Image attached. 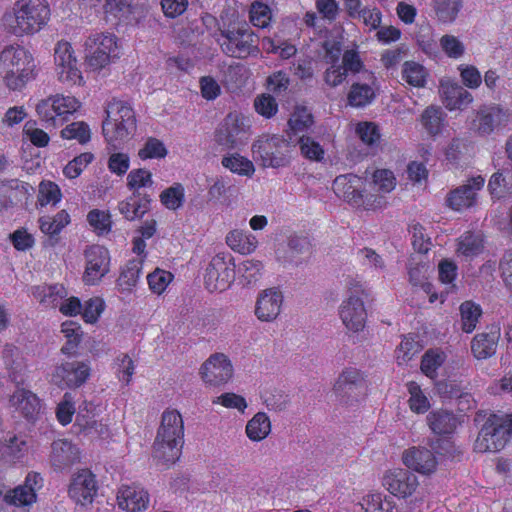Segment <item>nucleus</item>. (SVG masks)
<instances>
[{
    "label": "nucleus",
    "instance_id": "bf43d9fd",
    "mask_svg": "<svg viewBox=\"0 0 512 512\" xmlns=\"http://www.w3.org/2000/svg\"><path fill=\"white\" fill-rule=\"evenodd\" d=\"M61 199V191L57 184L51 181H43L39 185L38 202L41 206L49 203L56 204Z\"/></svg>",
    "mask_w": 512,
    "mask_h": 512
},
{
    "label": "nucleus",
    "instance_id": "8fccbe9b",
    "mask_svg": "<svg viewBox=\"0 0 512 512\" xmlns=\"http://www.w3.org/2000/svg\"><path fill=\"white\" fill-rule=\"evenodd\" d=\"M443 121V112L440 108L428 107L422 114V124L430 135L441 132Z\"/></svg>",
    "mask_w": 512,
    "mask_h": 512
},
{
    "label": "nucleus",
    "instance_id": "a211bd4d",
    "mask_svg": "<svg viewBox=\"0 0 512 512\" xmlns=\"http://www.w3.org/2000/svg\"><path fill=\"white\" fill-rule=\"evenodd\" d=\"M49 460L55 471L62 472L81 461V451L68 439H57L51 445Z\"/></svg>",
    "mask_w": 512,
    "mask_h": 512
},
{
    "label": "nucleus",
    "instance_id": "69168bd1",
    "mask_svg": "<svg viewBox=\"0 0 512 512\" xmlns=\"http://www.w3.org/2000/svg\"><path fill=\"white\" fill-rule=\"evenodd\" d=\"M166 154L167 150L164 144L156 138H149L138 153L141 159L163 158Z\"/></svg>",
    "mask_w": 512,
    "mask_h": 512
},
{
    "label": "nucleus",
    "instance_id": "37998d69",
    "mask_svg": "<svg viewBox=\"0 0 512 512\" xmlns=\"http://www.w3.org/2000/svg\"><path fill=\"white\" fill-rule=\"evenodd\" d=\"M301 155L310 160L321 162L324 159L325 151L321 144L308 135H301L296 140Z\"/></svg>",
    "mask_w": 512,
    "mask_h": 512
},
{
    "label": "nucleus",
    "instance_id": "864d4df0",
    "mask_svg": "<svg viewBox=\"0 0 512 512\" xmlns=\"http://www.w3.org/2000/svg\"><path fill=\"white\" fill-rule=\"evenodd\" d=\"M161 203L170 210H176L184 201V188L181 184H175L165 189L160 195Z\"/></svg>",
    "mask_w": 512,
    "mask_h": 512
},
{
    "label": "nucleus",
    "instance_id": "3c124183",
    "mask_svg": "<svg viewBox=\"0 0 512 512\" xmlns=\"http://www.w3.org/2000/svg\"><path fill=\"white\" fill-rule=\"evenodd\" d=\"M61 136L65 139H75L80 144H85L90 141L91 131L88 124L83 121H79L68 124L64 129H62Z\"/></svg>",
    "mask_w": 512,
    "mask_h": 512
},
{
    "label": "nucleus",
    "instance_id": "774afa93",
    "mask_svg": "<svg viewBox=\"0 0 512 512\" xmlns=\"http://www.w3.org/2000/svg\"><path fill=\"white\" fill-rule=\"evenodd\" d=\"M151 173L145 169L132 170L127 176V186L130 190L138 191L141 187L151 186Z\"/></svg>",
    "mask_w": 512,
    "mask_h": 512
},
{
    "label": "nucleus",
    "instance_id": "680f3d73",
    "mask_svg": "<svg viewBox=\"0 0 512 512\" xmlns=\"http://www.w3.org/2000/svg\"><path fill=\"white\" fill-rule=\"evenodd\" d=\"M94 156L92 153L86 152L82 153L79 156L75 157L64 167L63 173L66 177L70 179H74L78 177L84 168L87 167L88 164L92 162Z\"/></svg>",
    "mask_w": 512,
    "mask_h": 512
},
{
    "label": "nucleus",
    "instance_id": "5701e85b",
    "mask_svg": "<svg viewBox=\"0 0 512 512\" xmlns=\"http://www.w3.org/2000/svg\"><path fill=\"white\" fill-rule=\"evenodd\" d=\"M117 502L123 511H145L150 504V494L137 485H122L117 494Z\"/></svg>",
    "mask_w": 512,
    "mask_h": 512
},
{
    "label": "nucleus",
    "instance_id": "473e14b6",
    "mask_svg": "<svg viewBox=\"0 0 512 512\" xmlns=\"http://www.w3.org/2000/svg\"><path fill=\"white\" fill-rule=\"evenodd\" d=\"M61 332L66 338L65 345L61 347V353L68 357L76 356L83 340L82 326L74 321H66L61 325Z\"/></svg>",
    "mask_w": 512,
    "mask_h": 512
},
{
    "label": "nucleus",
    "instance_id": "c03bdc74",
    "mask_svg": "<svg viewBox=\"0 0 512 512\" xmlns=\"http://www.w3.org/2000/svg\"><path fill=\"white\" fill-rule=\"evenodd\" d=\"M483 239L478 233H465L459 240L457 251L462 256H476L483 253Z\"/></svg>",
    "mask_w": 512,
    "mask_h": 512
},
{
    "label": "nucleus",
    "instance_id": "49530a36",
    "mask_svg": "<svg viewBox=\"0 0 512 512\" xmlns=\"http://www.w3.org/2000/svg\"><path fill=\"white\" fill-rule=\"evenodd\" d=\"M313 123V116L306 107H296L288 121L294 135L307 131Z\"/></svg>",
    "mask_w": 512,
    "mask_h": 512
},
{
    "label": "nucleus",
    "instance_id": "e2e57ef3",
    "mask_svg": "<svg viewBox=\"0 0 512 512\" xmlns=\"http://www.w3.org/2000/svg\"><path fill=\"white\" fill-rule=\"evenodd\" d=\"M254 107L260 115L271 118L278 111V104L275 98L269 94H262L255 98Z\"/></svg>",
    "mask_w": 512,
    "mask_h": 512
},
{
    "label": "nucleus",
    "instance_id": "dca6fc26",
    "mask_svg": "<svg viewBox=\"0 0 512 512\" xmlns=\"http://www.w3.org/2000/svg\"><path fill=\"white\" fill-rule=\"evenodd\" d=\"M418 478L409 470L396 468L386 472L383 485L387 491L398 498L413 495L418 487Z\"/></svg>",
    "mask_w": 512,
    "mask_h": 512
},
{
    "label": "nucleus",
    "instance_id": "aec40b11",
    "mask_svg": "<svg viewBox=\"0 0 512 512\" xmlns=\"http://www.w3.org/2000/svg\"><path fill=\"white\" fill-rule=\"evenodd\" d=\"M366 390L367 386L362 372L354 368L346 369L340 374L334 385L336 395L348 400L350 398L357 400V397L365 396Z\"/></svg>",
    "mask_w": 512,
    "mask_h": 512
},
{
    "label": "nucleus",
    "instance_id": "9b49d317",
    "mask_svg": "<svg viewBox=\"0 0 512 512\" xmlns=\"http://www.w3.org/2000/svg\"><path fill=\"white\" fill-rule=\"evenodd\" d=\"M235 258H212L204 274V285L209 292H223L235 281Z\"/></svg>",
    "mask_w": 512,
    "mask_h": 512
},
{
    "label": "nucleus",
    "instance_id": "a18cd8bd",
    "mask_svg": "<svg viewBox=\"0 0 512 512\" xmlns=\"http://www.w3.org/2000/svg\"><path fill=\"white\" fill-rule=\"evenodd\" d=\"M427 72L425 68L413 61H407L403 64L402 78L411 86L424 87L426 83Z\"/></svg>",
    "mask_w": 512,
    "mask_h": 512
},
{
    "label": "nucleus",
    "instance_id": "b1692460",
    "mask_svg": "<svg viewBox=\"0 0 512 512\" xmlns=\"http://www.w3.org/2000/svg\"><path fill=\"white\" fill-rule=\"evenodd\" d=\"M431 272V266L429 263L420 261L415 262V258H412L408 264L409 281L413 286H419L424 293L429 296V302L434 303L438 299H441V303L445 301L446 296L442 294L438 296L434 291V286L428 281Z\"/></svg>",
    "mask_w": 512,
    "mask_h": 512
},
{
    "label": "nucleus",
    "instance_id": "393cba45",
    "mask_svg": "<svg viewBox=\"0 0 512 512\" xmlns=\"http://www.w3.org/2000/svg\"><path fill=\"white\" fill-rule=\"evenodd\" d=\"M485 179L482 176L472 177L464 184L453 190L448 198L449 207L454 210H462L471 207L475 203L476 191L484 185Z\"/></svg>",
    "mask_w": 512,
    "mask_h": 512
},
{
    "label": "nucleus",
    "instance_id": "58836bf2",
    "mask_svg": "<svg viewBox=\"0 0 512 512\" xmlns=\"http://www.w3.org/2000/svg\"><path fill=\"white\" fill-rule=\"evenodd\" d=\"M9 183L10 185H0V211L12 204V198L16 197L17 193L27 198L30 195V190H33L29 184L20 183L18 180H11Z\"/></svg>",
    "mask_w": 512,
    "mask_h": 512
},
{
    "label": "nucleus",
    "instance_id": "de8ad7c7",
    "mask_svg": "<svg viewBox=\"0 0 512 512\" xmlns=\"http://www.w3.org/2000/svg\"><path fill=\"white\" fill-rule=\"evenodd\" d=\"M421 345L412 336L404 337L396 350V357L399 365L410 361L421 351Z\"/></svg>",
    "mask_w": 512,
    "mask_h": 512
},
{
    "label": "nucleus",
    "instance_id": "f3484780",
    "mask_svg": "<svg viewBox=\"0 0 512 512\" xmlns=\"http://www.w3.org/2000/svg\"><path fill=\"white\" fill-rule=\"evenodd\" d=\"M401 459L404 466L422 475H431L438 465L434 452L421 446L404 450Z\"/></svg>",
    "mask_w": 512,
    "mask_h": 512
},
{
    "label": "nucleus",
    "instance_id": "f704fd0d",
    "mask_svg": "<svg viewBox=\"0 0 512 512\" xmlns=\"http://www.w3.org/2000/svg\"><path fill=\"white\" fill-rule=\"evenodd\" d=\"M271 431V422L264 412L256 413L246 426L248 438L254 442L262 441Z\"/></svg>",
    "mask_w": 512,
    "mask_h": 512
},
{
    "label": "nucleus",
    "instance_id": "9d476101",
    "mask_svg": "<svg viewBox=\"0 0 512 512\" xmlns=\"http://www.w3.org/2000/svg\"><path fill=\"white\" fill-rule=\"evenodd\" d=\"M90 375L89 361H67L55 367L51 380L60 389H77L88 381Z\"/></svg>",
    "mask_w": 512,
    "mask_h": 512
},
{
    "label": "nucleus",
    "instance_id": "2f4dec72",
    "mask_svg": "<svg viewBox=\"0 0 512 512\" xmlns=\"http://www.w3.org/2000/svg\"><path fill=\"white\" fill-rule=\"evenodd\" d=\"M464 0H431L436 19L443 24L455 22L463 8Z\"/></svg>",
    "mask_w": 512,
    "mask_h": 512
},
{
    "label": "nucleus",
    "instance_id": "6e6d98bb",
    "mask_svg": "<svg viewBox=\"0 0 512 512\" xmlns=\"http://www.w3.org/2000/svg\"><path fill=\"white\" fill-rule=\"evenodd\" d=\"M87 221L98 234L108 233L111 229L112 221L109 212L93 209L88 213Z\"/></svg>",
    "mask_w": 512,
    "mask_h": 512
},
{
    "label": "nucleus",
    "instance_id": "603ef678",
    "mask_svg": "<svg viewBox=\"0 0 512 512\" xmlns=\"http://www.w3.org/2000/svg\"><path fill=\"white\" fill-rule=\"evenodd\" d=\"M7 501L17 507L29 506L36 502L37 494L31 488L19 485L6 495Z\"/></svg>",
    "mask_w": 512,
    "mask_h": 512
},
{
    "label": "nucleus",
    "instance_id": "338daca9",
    "mask_svg": "<svg viewBox=\"0 0 512 512\" xmlns=\"http://www.w3.org/2000/svg\"><path fill=\"white\" fill-rule=\"evenodd\" d=\"M356 132L361 141L368 146H374L380 140L378 127L371 122L359 123Z\"/></svg>",
    "mask_w": 512,
    "mask_h": 512
},
{
    "label": "nucleus",
    "instance_id": "412c9836",
    "mask_svg": "<svg viewBox=\"0 0 512 512\" xmlns=\"http://www.w3.org/2000/svg\"><path fill=\"white\" fill-rule=\"evenodd\" d=\"M508 121V113L499 106L483 107L472 121V129L481 136L490 135Z\"/></svg>",
    "mask_w": 512,
    "mask_h": 512
},
{
    "label": "nucleus",
    "instance_id": "6e6552de",
    "mask_svg": "<svg viewBox=\"0 0 512 512\" xmlns=\"http://www.w3.org/2000/svg\"><path fill=\"white\" fill-rule=\"evenodd\" d=\"M246 118L236 112L229 113L215 132V141L225 149H238L246 145L250 137Z\"/></svg>",
    "mask_w": 512,
    "mask_h": 512
},
{
    "label": "nucleus",
    "instance_id": "20e7f679",
    "mask_svg": "<svg viewBox=\"0 0 512 512\" xmlns=\"http://www.w3.org/2000/svg\"><path fill=\"white\" fill-rule=\"evenodd\" d=\"M106 119L103 121V134L109 144L124 140L136 131L135 112L126 102L113 99L107 104Z\"/></svg>",
    "mask_w": 512,
    "mask_h": 512
},
{
    "label": "nucleus",
    "instance_id": "4d7b16f0",
    "mask_svg": "<svg viewBox=\"0 0 512 512\" xmlns=\"http://www.w3.org/2000/svg\"><path fill=\"white\" fill-rule=\"evenodd\" d=\"M172 280L171 272L159 268L148 275L149 287L157 295L163 294Z\"/></svg>",
    "mask_w": 512,
    "mask_h": 512
},
{
    "label": "nucleus",
    "instance_id": "4be33fe9",
    "mask_svg": "<svg viewBox=\"0 0 512 512\" xmlns=\"http://www.w3.org/2000/svg\"><path fill=\"white\" fill-rule=\"evenodd\" d=\"M9 403L14 411L27 421L34 422L38 419L41 401L34 392L25 388H17L10 396Z\"/></svg>",
    "mask_w": 512,
    "mask_h": 512
},
{
    "label": "nucleus",
    "instance_id": "ea45409f",
    "mask_svg": "<svg viewBox=\"0 0 512 512\" xmlns=\"http://www.w3.org/2000/svg\"><path fill=\"white\" fill-rule=\"evenodd\" d=\"M110 258H91L86 264L83 281L94 285L109 271Z\"/></svg>",
    "mask_w": 512,
    "mask_h": 512
},
{
    "label": "nucleus",
    "instance_id": "c756f323",
    "mask_svg": "<svg viewBox=\"0 0 512 512\" xmlns=\"http://www.w3.org/2000/svg\"><path fill=\"white\" fill-rule=\"evenodd\" d=\"M499 336L498 331L478 333L470 343L474 357L477 359L493 357L496 353Z\"/></svg>",
    "mask_w": 512,
    "mask_h": 512
},
{
    "label": "nucleus",
    "instance_id": "ddd939ff",
    "mask_svg": "<svg viewBox=\"0 0 512 512\" xmlns=\"http://www.w3.org/2000/svg\"><path fill=\"white\" fill-rule=\"evenodd\" d=\"M98 490L97 477L88 468H83L72 476L68 495L76 505L87 507L93 503Z\"/></svg>",
    "mask_w": 512,
    "mask_h": 512
},
{
    "label": "nucleus",
    "instance_id": "79ce46f5",
    "mask_svg": "<svg viewBox=\"0 0 512 512\" xmlns=\"http://www.w3.org/2000/svg\"><path fill=\"white\" fill-rule=\"evenodd\" d=\"M221 163L231 172L241 176L250 177L255 172L253 163L238 153L223 157Z\"/></svg>",
    "mask_w": 512,
    "mask_h": 512
},
{
    "label": "nucleus",
    "instance_id": "4468645a",
    "mask_svg": "<svg viewBox=\"0 0 512 512\" xmlns=\"http://www.w3.org/2000/svg\"><path fill=\"white\" fill-rule=\"evenodd\" d=\"M88 50V65L97 70L105 67L110 61L111 53L115 52L116 42L110 34H97L88 38L85 43Z\"/></svg>",
    "mask_w": 512,
    "mask_h": 512
},
{
    "label": "nucleus",
    "instance_id": "5fc2aeb1",
    "mask_svg": "<svg viewBox=\"0 0 512 512\" xmlns=\"http://www.w3.org/2000/svg\"><path fill=\"white\" fill-rule=\"evenodd\" d=\"M56 419L62 426H67L72 422L75 414V406L71 393L66 392L62 400L56 406Z\"/></svg>",
    "mask_w": 512,
    "mask_h": 512
},
{
    "label": "nucleus",
    "instance_id": "bb28decb",
    "mask_svg": "<svg viewBox=\"0 0 512 512\" xmlns=\"http://www.w3.org/2000/svg\"><path fill=\"white\" fill-rule=\"evenodd\" d=\"M361 183V178L357 175L351 173L339 175L334 179L332 189L339 197L359 206L363 202V195L359 189Z\"/></svg>",
    "mask_w": 512,
    "mask_h": 512
},
{
    "label": "nucleus",
    "instance_id": "13d9d810",
    "mask_svg": "<svg viewBox=\"0 0 512 512\" xmlns=\"http://www.w3.org/2000/svg\"><path fill=\"white\" fill-rule=\"evenodd\" d=\"M74 426L78 428V433L93 435L97 433V428L102 425L97 423V419L94 418V414L91 411L87 410L86 413H84L80 410L76 414Z\"/></svg>",
    "mask_w": 512,
    "mask_h": 512
},
{
    "label": "nucleus",
    "instance_id": "7ed1b4c3",
    "mask_svg": "<svg viewBox=\"0 0 512 512\" xmlns=\"http://www.w3.org/2000/svg\"><path fill=\"white\" fill-rule=\"evenodd\" d=\"M13 10L14 14H6L3 20L9 31L16 36L38 32L50 16L45 0H19Z\"/></svg>",
    "mask_w": 512,
    "mask_h": 512
},
{
    "label": "nucleus",
    "instance_id": "72a5a7b5",
    "mask_svg": "<svg viewBox=\"0 0 512 512\" xmlns=\"http://www.w3.org/2000/svg\"><path fill=\"white\" fill-rule=\"evenodd\" d=\"M227 245L236 253L241 255H249L253 253L257 247L256 237L252 234H245L239 230H233L226 237Z\"/></svg>",
    "mask_w": 512,
    "mask_h": 512
},
{
    "label": "nucleus",
    "instance_id": "4c0bfd02",
    "mask_svg": "<svg viewBox=\"0 0 512 512\" xmlns=\"http://www.w3.org/2000/svg\"><path fill=\"white\" fill-rule=\"evenodd\" d=\"M140 268L135 259L128 262L121 270L117 287L121 293H132L139 280Z\"/></svg>",
    "mask_w": 512,
    "mask_h": 512
},
{
    "label": "nucleus",
    "instance_id": "39448f33",
    "mask_svg": "<svg viewBox=\"0 0 512 512\" xmlns=\"http://www.w3.org/2000/svg\"><path fill=\"white\" fill-rule=\"evenodd\" d=\"M216 41L229 57L245 59L259 53V38L247 24L220 29Z\"/></svg>",
    "mask_w": 512,
    "mask_h": 512
},
{
    "label": "nucleus",
    "instance_id": "e433bc0d",
    "mask_svg": "<svg viewBox=\"0 0 512 512\" xmlns=\"http://www.w3.org/2000/svg\"><path fill=\"white\" fill-rule=\"evenodd\" d=\"M406 389L410 394L408 403L410 410L415 414H425L429 411L431 403L429 398L415 381H410L406 384Z\"/></svg>",
    "mask_w": 512,
    "mask_h": 512
},
{
    "label": "nucleus",
    "instance_id": "052dcab7",
    "mask_svg": "<svg viewBox=\"0 0 512 512\" xmlns=\"http://www.w3.org/2000/svg\"><path fill=\"white\" fill-rule=\"evenodd\" d=\"M444 358L442 354L433 350H428L424 356L421 357L420 370L426 376L433 378L436 375L437 369L443 364Z\"/></svg>",
    "mask_w": 512,
    "mask_h": 512
},
{
    "label": "nucleus",
    "instance_id": "a878e982",
    "mask_svg": "<svg viewBox=\"0 0 512 512\" xmlns=\"http://www.w3.org/2000/svg\"><path fill=\"white\" fill-rule=\"evenodd\" d=\"M232 263L235 265V281L242 286H254L263 278L264 264L257 259L235 258Z\"/></svg>",
    "mask_w": 512,
    "mask_h": 512
},
{
    "label": "nucleus",
    "instance_id": "c85d7f7f",
    "mask_svg": "<svg viewBox=\"0 0 512 512\" xmlns=\"http://www.w3.org/2000/svg\"><path fill=\"white\" fill-rule=\"evenodd\" d=\"M32 295L43 308L56 309L61 300L67 297L68 291L62 284H42L32 287Z\"/></svg>",
    "mask_w": 512,
    "mask_h": 512
},
{
    "label": "nucleus",
    "instance_id": "6ab92c4d",
    "mask_svg": "<svg viewBox=\"0 0 512 512\" xmlns=\"http://www.w3.org/2000/svg\"><path fill=\"white\" fill-rule=\"evenodd\" d=\"M283 294L278 288H268L258 294L254 313L262 322L276 320L281 312Z\"/></svg>",
    "mask_w": 512,
    "mask_h": 512
},
{
    "label": "nucleus",
    "instance_id": "1a4fd4ad",
    "mask_svg": "<svg viewBox=\"0 0 512 512\" xmlns=\"http://www.w3.org/2000/svg\"><path fill=\"white\" fill-rule=\"evenodd\" d=\"M510 438L505 428L501 426L498 414L491 413L478 433L474 449L480 453L500 451L508 444Z\"/></svg>",
    "mask_w": 512,
    "mask_h": 512
},
{
    "label": "nucleus",
    "instance_id": "2eb2a0df",
    "mask_svg": "<svg viewBox=\"0 0 512 512\" xmlns=\"http://www.w3.org/2000/svg\"><path fill=\"white\" fill-rule=\"evenodd\" d=\"M200 373L205 383L220 386L233 376V366L228 356L216 353L202 364Z\"/></svg>",
    "mask_w": 512,
    "mask_h": 512
},
{
    "label": "nucleus",
    "instance_id": "f257e3e1",
    "mask_svg": "<svg viewBox=\"0 0 512 512\" xmlns=\"http://www.w3.org/2000/svg\"><path fill=\"white\" fill-rule=\"evenodd\" d=\"M184 420L176 409H166L157 429L153 443V458L156 465L169 468L180 460L184 446Z\"/></svg>",
    "mask_w": 512,
    "mask_h": 512
},
{
    "label": "nucleus",
    "instance_id": "423d86ee",
    "mask_svg": "<svg viewBox=\"0 0 512 512\" xmlns=\"http://www.w3.org/2000/svg\"><path fill=\"white\" fill-rule=\"evenodd\" d=\"M290 147V141L283 137H261L252 145L253 158L263 167H285L290 163Z\"/></svg>",
    "mask_w": 512,
    "mask_h": 512
},
{
    "label": "nucleus",
    "instance_id": "09e8293b",
    "mask_svg": "<svg viewBox=\"0 0 512 512\" xmlns=\"http://www.w3.org/2000/svg\"><path fill=\"white\" fill-rule=\"evenodd\" d=\"M104 310V300L99 296H94L85 301L81 315L85 323L94 324L97 323Z\"/></svg>",
    "mask_w": 512,
    "mask_h": 512
},
{
    "label": "nucleus",
    "instance_id": "c9c22d12",
    "mask_svg": "<svg viewBox=\"0 0 512 512\" xmlns=\"http://www.w3.org/2000/svg\"><path fill=\"white\" fill-rule=\"evenodd\" d=\"M460 315L462 330L465 333H471L477 327L482 309L473 300H466L460 305Z\"/></svg>",
    "mask_w": 512,
    "mask_h": 512
},
{
    "label": "nucleus",
    "instance_id": "0eeeda50",
    "mask_svg": "<svg viewBox=\"0 0 512 512\" xmlns=\"http://www.w3.org/2000/svg\"><path fill=\"white\" fill-rule=\"evenodd\" d=\"M347 286L349 297L340 306L339 316L346 328L358 332L365 327L367 318L362 298V295H365V290L360 281L350 277L347 279Z\"/></svg>",
    "mask_w": 512,
    "mask_h": 512
},
{
    "label": "nucleus",
    "instance_id": "7c9ffc66",
    "mask_svg": "<svg viewBox=\"0 0 512 512\" xmlns=\"http://www.w3.org/2000/svg\"><path fill=\"white\" fill-rule=\"evenodd\" d=\"M427 420L431 431L435 435H451L459 424L458 418L453 413L445 410L432 411Z\"/></svg>",
    "mask_w": 512,
    "mask_h": 512
},
{
    "label": "nucleus",
    "instance_id": "f03ea898",
    "mask_svg": "<svg viewBox=\"0 0 512 512\" xmlns=\"http://www.w3.org/2000/svg\"><path fill=\"white\" fill-rule=\"evenodd\" d=\"M32 54L20 45H8L0 52V74L10 90H21L35 78Z\"/></svg>",
    "mask_w": 512,
    "mask_h": 512
},
{
    "label": "nucleus",
    "instance_id": "f8f14e48",
    "mask_svg": "<svg viewBox=\"0 0 512 512\" xmlns=\"http://www.w3.org/2000/svg\"><path fill=\"white\" fill-rule=\"evenodd\" d=\"M54 61L60 82L67 85H80L82 83V74L70 43L59 42L56 45Z\"/></svg>",
    "mask_w": 512,
    "mask_h": 512
},
{
    "label": "nucleus",
    "instance_id": "a19ab883",
    "mask_svg": "<svg viewBox=\"0 0 512 512\" xmlns=\"http://www.w3.org/2000/svg\"><path fill=\"white\" fill-rule=\"evenodd\" d=\"M375 98V92L371 86L363 83H354L348 93V103L352 107H364Z\"/></svg>",
    "mask_w": 512,
    "mask_h": 512
},
{
    "label": "nucleus",
    "instance_id": "cd10ccee",
    "mask_svg": "<svg viewBox=\"0 0 512 512\" xmlns=\"http://www.w3.org/2000/svg\"><path fill=\"white\" fill-rule=\"evenodd\" d=\"M439 92L449 110L463 109L473 101L472 94L457 83L441 82Z\"/></svg>",
    "mask_w": 512,
    "mask_h": 512
},
{
    "label": "nucleus",
    "instance_id": "0e129e2a",
    "mask_svg": "<svg viewBox=\"0 0 512 512\" xmlns=\"http://www.w3.org/2000/svg\"><path fill=\"white\" fill-rule=\"evenodd\" d=\"M117 361V377L125 386H127L131 383L132 377L135 373L134 361L126 354L117 357Z\"/></svg>",
    "mask_w": 512,
    "mask_h": 512
}]
</instances>
